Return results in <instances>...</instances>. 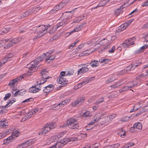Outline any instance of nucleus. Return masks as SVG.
<instances>
[{
	"instance_id": "f257e3e1",
	"label": "nucleus",
	"mask_w": 148,
	"mask_h": 148,
	"mask_svg": "<svg viewBox=\"0 0 148 148\" xmlns=\"http://www.w3.org/2000/svg\"><path fill=\"white\" fill-rule=\"evenodd\" d=\"M49 27L50 26L48 25ZM48 26L46 25H41L38 26H36L33 27L32 31L31 33H34L36 38L35 39L39 38L43 36L45 33L42 34L43 32L46 31L48 28Z\"/></svg>"
},
{
	"instance_id": "f03ea898",
	"label": "nucleus",
	"mask_w": 148,
	"mask_h": 148,
	"mask_svg": "<svg viewBox=\"0 0 148 148\" xmlns=\"http://www.w3.org/2000/svg\"><path fill=\"white\" fill-rule=\"evenodd\" d=\"M66 124L71 129H77L79 127V124L77 120L73 118L68 120L66 121Z\"/></svg>"
},
{
	"instance_id": "7ed1b4c3",
	"label": "nucleus",
	"mask_w": 148,
	"mask_h": 148,
	"mask_svg": "<svg viewBox=\"0 0 148 148\" xmlns=\"http://www.w3.org/2000/svg\"><path fill=\"white\" fill-rule=\"evenodd\" d=\"M135 40L136 38L135 37L125 40V42L122 44V46L124 48L128 47L134 44V41Z\"/></svg>"
},
{
	"instance_id": "20e7f679",
	"label": "nucleus",
	"mask_w": 148,
	"mask_h": 148,
	"mask_svg": "<svg viewBox=\"0 0 148 148\" xmlns=\"http://www.w3.org/2000/svg\"><path fill=\"white\" fill-rule=\"evenodd\" d=\"M30 66L29 67L28 71L30 73H32L36 71L38 69V64L34 60L31 62L30 64Z\"/></svg>"
},
{
	"instance_id": "39448f33",
	"label": "nucleus",
	"mask_w": 148,
	"mask_h": 148,
	"mask_svg": "<svg viewBox=\"0 0 148 148\" xmlns=\"http://www.w3.org/2000/svg\"><path fill=\"white\" fill-rule=\"evenodd\" d=\"M77 8H75V9H73L71 11L69 12H64V13H62V17H64L63 18V20H67L69 21L72 18V14H71V13L72 12H74V10Z\"/></svg>"
},
{
	"instance_id": "423d86ee",
	"label": "nucleus",
	"mask_w": 148,
	"mask_h": 148,
	"mask_svg": "<svg viewBox=\"0 0 148 148\" xmlns=\"http://www.w3.org/2000/svg\"><path fill=\"white\" fill-rule=\"evenodd\" d=\"M84 101L83 98L81 97L78 98L74 102H72V106L73 107H76L80 106Z\"/></svg>"
},
{
	"instance_id": "0eeeda50",
	"label": "nucleus",
	"mask_w": 148,
	"mask_h": 148,
	"mask_svg": "<svg viewBox=\"0 0 148 148\" xmlns=\"http://www.w3.org/2000/svg\"><path fill=\"white\" fill-rule=\"evenodd\" d=\"M84 101L83 98L81 97L78 98L74 102H72V106L73 107H76L80 106Z\"/></svg>"
},
{
	"instance_id": "6e6552de",
	"label": "nucleus",
	"mask_w": 148,
	"mask_h": 148,
	"mask_svg": "<svg viewBox=\"0 0 148 148\" xmlns=\"http://www.w3.org/2000/svg\"><path fill=\"white\" fill-rule=\"evenodd\" d=\"M57 81L58 83L60 84H62V86H60V87L64 86L67 84L68 80L65 78L62 77H59L57 79Z\"/></svg>"
},
{
	"instance_id": "1a4fd4ad",
	"label": "nucleus",
	"mask_w": 148,
	"mask_h": 148,
	"mask_svg": "<svg viewBox=\"0 0 148 148\" xmlns=\"http://www.w3.org/2000/svg\"><path fill=\"white\" fill-rule=\"evenodd\" d=\"M77 139V137H70L69 138H65L60 141V143H59V144L61 143L64 145L66 144L67 143L71 141H73L76 140Z\"/></svg>"
},
{
	"instance_id": "9d476101",
	"label": "nucleus",
	"mask_w": 148,
	"mask_h": 148,
	"mask_svg": "<svg viewBox=\"0 0 148 148\" xmlns=\"http://www.w3.org/2000/svg\"><path fill=\"white\" fill-rule=\"evenodd\" d=\"M70 99H67L64 100L63 101H61L58 104H55L54 105L55 108H56V109H58L61 107H62L67 103L70 102Z\"/></svg>"
},
{
	"instance_id": "9b49d317",
	"label": "nucleus",
	"mask_w": 148,
	"mask_h": 148,
	"mask_svg": "<svg viewBox=\"0 0 148 148\" xmlns=\"http://www.w3.org/2000/svg\"><path fill=\"white\" fill-rule=\"evenodd\" d=\"M38 85L37 84H35L34 86H32L29 89V91L30 92L33 93H35L37 92H38L41 90V87L39 86L38 87Z\"/></svg>"
},
{
	"instance_id": "f8f14e48",
	"label": "nucleus",
	"mask_w": 148,
	"mask_h": 148,
	"mask_svg": "<svg viewBox=\"0 0 148 148\" xmlns=\"http://www.w3.org/2000/svg\"><path fill=\"white\" fill-rule=\"evenodd\" d=\"M19 41L17 38H15L10 40L9 42L7 44V46L4 47V48H8L12 46L14 44H16Z\"/></svg>"
},
{
	"instance_id": "ddd939ff",
	"label": "nucleus",
	"mask_w": 148,
	"mask_h": 148,
	"mask_svg": "<svg viewBox=\"0 0 148 148\" xmlns=\"http://www.w3.org/2000/svg\"><path fill=\"white\" fill-rule=\"evenodd\" d=\"M54 88V86L52 84H49L47 86L45 87L43 89V92L46 93H48L51 92L53 90Z\"/></svg>"
},
{
	"instance_id": "4468645a",
	"label": "nucleus",
	"mask_w": 148,
	"mask_h": 148,
	"mask_svg": "<svg viewBox=\"0 0 148 148\" xmlns=\"http://www.w3.org/2000/svg\"><path fill=\"white\" fill-rule=\"evenodd\" d=\"M128 3H124L123 4V5L121 6L119 9H117L115 10L114 12V14L116 16H119L120 14L122 12V10L125 8V7L124 6L125 4H128Z\"/></svg>"
},
{
	"instance_id": "2eb2a0df",
	"label": "nucleus",
	"mask_w": 148,
	"mask_h": 148,
	"mask_svg": "<svg viewBox=\"0 0 148 148\" xmlns=\"http://www.w3.org/2000/svg\"><path fill=\"white\" fill-rule=\"evenodd\" d=\"M93 77H92L91 78L90 77L85 78L81 82L78 84V88H79L82 87L83 85H84L85 84H86L89 82H90L91 81L92 78H93Z\"/></svg>"
},
{
	"instance_id": "dca6fc26",
	"label": "nucleus",
	"mask_w": 148,
	"mask_h": 148,
	"mask_svg": "<svg viewBox=\"0 0 148 148\" xmlns=\"http://www.w3.org/2000/svg\"><path fill=\"white\" fill-rule=\"evenodd\" d=\"M51 130L49 127L47 125V124L45 125L44 127L42 128L41 131L39 132L38 134L39 135H41L43 134H45L47 132H48Z\"/></svg>"
},
{
	"instance_id": "f3484780",
	"label": "nucleus",
	"mask_w": 148,
	"mask_h": 148,
	"mask_svg": "<svg viewBox=\"0 0 148 148\" xmlns=\"http://www.w3.org/2000/svg\"><path fill=\"white\" fill-rule=\"evenodd\" d=\"M48 73L46 69L43 70L41 72V77L43 79H47L49 78L48 75Z\"/></svg>"
},
{
	"instance_id": "a211bd4d",
	"label": "nucleus",
	"mask_w": 148,
	"mask_h": 148,
	"mask_svg": "<svg viewBox=\"0 0 148 148\" xmlns=\"http://www.w3.org/2000/svg\"><path fill=\"white\" fill-rule=\"evenodd\" d=\"M84 27V24H81L79 25L76 26L74 28V30L71 31L70 33V34H71L73 33L74 32H77L80 31L82 28Z\"/></svg>"
},
{
	"instance_id": "6ab92c4d",
	"label": "nucleus",
	"mask_w": 148,
	"mask_h": 148,
	"mask_svg": "<svg viewBox=\"0 0 148 148\" xmlns=\"http://www.w3.org/2000/svg\"><path fill=\"white\" fill-rule=\"evenodd\" d=\"M68 23V22L64 20L59 22L58 24L55 26V28L57 29L60 27V29H62L66 24Z\"/></svg>"
},
{
	"instance_id": "aec40b11",
	"label": "nucleus",
	"mask_w": 148,
	"mask_h": 148,
	"mask_svg": "<svg viewBox=\"0 0 148 148\" xmlns=\"http://www.w3.org/2000/svg\"><path fill=\"white\" fill-rule=\"evenodd\" d=\"M34 10H30L26 11L25 12H23L21 16V19L23 18L24 17L28 16L29 15L32 14L33 12H34Z\"/></svg>"
},
{
	"instance_id": "412c9836",
	"label": "nucleus",
	"mask_w": 148,
	"mask_h": 148,
	"mask_svg": "<svg viewBox=\"0 0 148 148\" xmlns=\"http://www.w3.org/2000/svg\"><path fill=\"white\" fill-rule=\"evenodd\" d=\"M103 116L101 115V114L99 113L94 115L93 118V120L94 122L96 123L100 119H103Z\"/></svg>"
},
{
	"instance_id": "4be33fe9",
	"label": "nucleus",
	"mask_w": 148,
	"mask_h": 148,
	"mask_svg": "<svg viewBox=\"0 0 148 148\" xmlns=\"http://www.w3.org/2000/svg\"><path fill=\"white\" fill-rule=\"evenodd\" d=\"M14 137L11 136L5 139L3 141V144L7 145L9 144L14 140Z\"/></svg>"
},
{
	"instance_id": "5701e85b",
	"label": "nucleus",
	"mask_w": 148,
	"mask_h": 148,
	"mask_svg": "<svg viewBox=\"0 0 148 148\" xmlns=\"http://www.w3.org/2000/svg\"><path fill=\"white\" fill-rule=\"evenodd\" d=\"M8 125V123L6 120L0 121V129H5Z\"/></svg>"
},
{
	"instance_id": "b1692460",
	"label": "nucleus",
	"mask_w": 148,
	"mask_h": 148,
	"mask_svg": "<svg viewBox=\"0 0 148 148\" xmlns=\"http://www.w3.org/2000/svg\"><path fill=\"white\" fill-rule=\"evenodd\" d=\"M13 56V54L11 53H9L6 55L3 59L1 60V62H3V63H5L8 61L9 60V59L12 57Z\"/></svg>"
},
{
	"instance_id": "393cba45",
	"label": "nucleus",
	"mask_w": 148,
	"mask_h": 148,
	"mask_svg": "<svg viewBox=\"0 0 148 148\" xmlns=\"http://www.w3.org/2000/svg\"><path fill=\"white\" fill-rule=\"evenodd\" d=\"M89 70V69L86 66L82 67L78 71V74L81 73H84L87 72Z\"/></svg>"
},
{
	"instance_id": "a878e982",
	"label": "nucleus",
	"mask_w": 148,
	"mask_h": 148,
	"mask_svg": "<svg viewBox=\"0 0 148 148\" xmlns=\"http://www.w3.org/2000/svg\"><path fill=\"white\" fill-rule=\"evenodd\" d=\"M17 79L14 78L10 81L8 84V85L11 87L14 88L15 85L17 84Z\"/></svg>"
},
{
	"instance_id": "bb28decb",
	"label": "nucleus",
	"mask_w": 148,
	"mask_h": 148,
	"mask_svg": "<svg viewBox=\"0 0 148 148\" xmlns=\"http://www.w3.org/2000/svg\"><path fill=\"white\" fill-rule=\"evenodd\" d=\"M16 101V99L13 98L12 99H10L8 102L7 104L4 106L5 108H8L14 102Z\"/></svg>"
},
{
	"instance_id": "cd10ccee",
	"label": "nucleus",
	"mask_w": 148,
	"mask_h": 148,
	"mask_svg": "<svg viewBox=\"0 0 148 148\" xmlns=\"http://www.w3.org/2000/svg\"><path fill=\"white\" fill-rule=\"evenodd\" d=\"M132 88V86H125L122 87L119 90L120 93H122L128 90L129 88Z\"/></svg>"
},
{
	"instance_id": "c85d7f7f",
	"label": "nucleus",
	"mask_w": 148,
	"mask_h": 148,
	"mask_svg": "<svg viewBox=\"0 0 148 148\" xmlns=\"http://www.w3.org/2000/svg\"><path fill=\"white\" fill-rule=\"evenodd\" d=\"M90 66L93 67H96L98 66L99 64V62L95 60H92V61L90 62Z\"/></svg>"
},
{
	"instance_id": "c756f323",
	"label": "nucleus",
	"mask_w": 148,
	"mask_h": 148,
	"mask_svg": "<svg viewBox=\"0 0 148 148\" xmlns=\"http://www.w3.org/2000/svg\"><path fill=\"white\" fill-rule=\"evenodd\" d=\"M109 41L106 38H104L103 40H101L100 41L99 43L100 44V45H101V43L103 45L108 46V47L109 46L108 45V44L109 45L110 44V43H109Z\"/></svg>"
},
{
	"instance_id": "7c9ffc66",
	"label": "nucleus",
	"mask_w": 148,
	"mask_h": 148,
	"mask_svg": "<svg viewBox=\"0 0 148 148\" xmlns=\"http://www.w3.org/2000/svg\"><path fill=\"white\" fill-rule=\"evenodd\" d=\"M115 117V116H114L113 117H112V115H111L110 116H105V119L106 118V119L107 120V121H105L104 123H103V125H107L108 123H109L110 122V120L111 119H113V118Z\"/></svg>"
},
{
	"instance_id": "2f4dec72",
	"label": "nucleus",
	"mask_w": 148,
	"mask_h": 148,
	"mask_svg": "<svg viewBox=\"0 0 148 148\" xmlns=\"http://www.w3.org/2000/svg\"><path fill=\"white\" fill-rule=\"evenodd\" d=\"M134 126L135 127L136 129L138 130H141L142 128V126L141 123L139 122L135 123L134 124Z\"/></svg>"
},
{
	"instance_id": "473e14b6",
	"label": "nucleus",
	"mask_w": 148,
	"mask_h": 148,
	"mask_svg": "<svg viewBox=\"0 0 148 148\" xmlns=\"http://www.w3.org/2000/svg\"><path fill=\"white\" fill-rule=\"evenodd\" d=\"M134 69V66H132V64L131 65H130L128 66H127L126 67H125L124 69V70L123 71H126L127 72L128 71H131L132 70H133Z\"/></svg>"
},
{
	"instance_id": "72a5a7b5",
	"label": "nucleus",
	"mask_w": 148,
	"mask_h": 148,
	"mask_svg": "<svg viewBox=\"0 0 148 148\" xmlns=\"http://www.w3.org/2000/svg\"><path fill=\"white\" fill-rule=\"evenodd\" d=\"M146 107V106H145L143 108L140 109L139 110V112H138L137 114H136V116H138L143 112L146 111V110H145V108Z\"/></svg>"
},
{
	"instance_id": "f704fd0d",
	"label": "nucleus",
	"mask_w": 148,
	"mask_h": 148,
	"mask_svg": "<svg viewBox=\"0 0 148 148\" xmlns=\"http://www.w3.org/2000/svg\"><path fill=\"white\" fill-rule=\"evenodd\" d=\"M39 80L40 81H38L36 82V84L37 85L39 86H40L41 84H44L45 82H46L47 80V79L45 80V79H43L42 78Z\"/></svg>"
},
{
	"instance_id": "c9c22d12",
	"label": "nucleus",
	"mask_w": 148,
	"mask_h": 148,
	"mask_svg": "<svg viewBox=\"0 0 148 148\" xmlns=\"http://www.w3.org/2000/svg\"><path fill=\"white\" fill-rule=\"evenodd\" d=\"M10 29V27L3 28L1 31V34L3 35L5 33H7Z\"/></svg>"
},
{
	"instance_id": "e433bc0d",
	"label": "nucleus",
	"mask_w": 148,
	"mask_h": 148,
	"mask_svg": "<svg viewBox=\"0 0 148 148\" xmlns=\"http://www.w3.org/2000/svg\"><path fill=\"white\" fill-rule=\"evenodd\" d=\"M91 113L90 112L87 110L86 111L82 114V116L83 117H86L91 116Z\"/></svg>"
},
{
	"instance_id": "4c0bfd02",
	"label": "nucleus",
	"mask_w": 148,
	"mask_h": 148,
	"mask_svg": "<svg viewBox=\"0 0 148 148\" xmlns=\"http://www.w3.org/2000/svg\"><path fill=\"white\" fill-rule=\"evenodd\" d=\"M121 85V84H120L119 82H115L113 85L110 86V87H111L112 88H115L119 87Z\"/></svg>"
},
{
	"instance_id": "58836bf2",
	"label": "nucleus",
	"mask_w": 148,
	"mask_h": 148,
	"mask_svg": "<svg viewBox=\"0 0 148 148\" xmlns=\"http://www.w3.org/2000/svg\"><path fill=\"white\" fill-rule=\"evenodd\" d=\"M29 141H27L25 143H22L19 145L16 148H23L24 146H27L28 145Z\"/></svg>"
},
{
	"instance_id": "ea45409f",
	"label": "nucleus",
	"mask_w": 148,
	"mask_h": 148,
	"mask_svg": "<svg viewBox=\"0 0 148 148\" xmlns=\"http://www.w3.org/2000/svg\"><path fill=\"white\" fill-rule=\"evenodd\" d=\"M110 61V60L108 59H105L104 58H102L99 59V62L101 63H104L105 64L108 63Z\"/></svg>"
},
{
	"instance_id": "a19ab883",
	"label": "nucleus",
	"mask_w": 148,
	"mask_h": 148,
	"mask_svg": "<svg viewBox=\"0 0 148 148\" xmlns=\"http://www.w3.org/2000/svg\"><path fill=\"white\" fill-rule=\"evenodd\" d=\"M127 26L128 25H127L126 23L122 25L119 27L118 30L121 31L123 30L126 28Z\"/></svg>"
},
{
	"instance_id": "79ce46f5",
	"label": "nucleus",
	"mask_w": 148,
	"mask_h": 148,
	"mask_svg": "<svg viewBox=\"0 0 148 148\" xmlns=\"http://www.w3.org/2000/svg\"><path fill=\"white\" fill-rule=\"evenodd\" d=\"M66 1L65 0H64L58 5V6L59 7L60 9L63 8L66 5Z\"/></svg>"
},
{
	"instance_id": "37998d69",
	"label": "nucleus",
	"mask_w": 148,
	"mask_h": 148,
	"mask_svg": "<svg viewBox=\"0 0 148 148\" xmlns=\"http://www.w3.org/2000/svg\"><path fill=\"white\" fill-rule=\"evenodd\" d=\"M47 57H48L47 58H46V60L48 63H49L50 62V61H49V60L54 59L55 58L56 56L54 55H53L51 56H47Z\"/></svg>"
},
{
	"instance_id": "c03bdc74",
	"label": "nucleus",
	"mask_w": 148,
	"mask_h": 148,
	"mask_svg": "<svg viewBox=\"0 0 148 148\" xmlns=\"http://www.w3.org/2000/svg\"><path fill=\"white\" fill-rule=\"evenodd\" d=\"M134 145V143L132 142H129L127 143L124 146H123V148H129L130 147Z\"/></svg>"
},
{
	"instance_id": "a18cd8bd",
	"label": "nucleus",
	"mask_w": 148,
	"mask_h": 148,
	"mask_svg": "<svg viewBox=\"0 0 148 148\" xmlns=\"http://www.w3.org/2000/svg\"><path fill=\"white\" fill-rule=\"evenodd\" d=\"M43 57L42 56H39L36 58L35 60V61L38 64L43 59Z\"/></svg>"
},
{
	"instance_id": "49530a36",
	"label": "nucleus",
	"mask_w": 148,
	"mask_h": 148,
	"mask_svg": "<svg viewBox=\"0 0 148 148\" xmlns=\"http://www.w3.org/2000/svg\"><path fill=\"white\" fill-rule=\"evenodd\" d=\"M32 115H33L32 112L29 111L25 116V120L29 119L31 117Z\"/></svg>"
},
{
	"instance_id": "de8ad7c7",
	"label": "nucleus",
	"mask_w": 148,
	"mask_h": 148,
	"mask_svg": "<svg viewBox=\"0 0 148 148\" xmlns=\"http://www.w3.org/2000/svg\"><path fill=\"white\" fill-rule=\"evenodd\" d=\"M104 101V98L103 97H101L99 98L96 102L95 103L98 104Z\"/></svg>"
},
{
	"instance_id": "09e8293b",
	"label": "nucleus",
	"mask_w": 148,
	"mask_h": 148,
	"mask_svg": "<svg viewBox=\"0 0 148 148\" xmlns=\"http://www.w3.org/2000/svg\"><path fill=\"white\" fill-rule=\"evenodd\" d=\"M19 133V132L18 131H15L14 132H13L12 133V136H14V138H16V137H17L18 136V133Z\"/></svg>"
},
{
	"instance_id": "8fccbe9b",
	"label": "nucleus",
	"mask_w": 148,
	"mask_h": 148,
	"mask_svg": "<svg viewBox=\"0 0 148 148\" xmlns=\"http://www.w3.org/2000/svg\"><path fill=\"white\" fill-rule=\"evenodd\" d=\"M145 49L143 47V46L141 47L138 50L136 51H135V53L138 54L140 53L143 52L144 51V50Z\"/></svg>"
},
{
	"instance_id": "3c124183",
	"label": "nucleus",
	"mask_w": 148,
	"mask_h": 148,
	"mask_svg": "<svg viewBox=\"0 0 148 148\" xmlns=\"http://www.w3.org/2000/svg\"><path fill=\"white\" fill-rule=\"evenodd\" d=\"M125 133L123 129H121L119 133V135H120L122 137H124L123 136H125Z\"/></svg>"
},
{
	"instance_id": "603ef678",
	"label": "nucleus",
	"mask_w": 148,
	"mask_h": 148,
	"mask_svg": "<svg viewBox=\"0 0 148 148\" xmlns=\"http://www.w3.org/2000/svg\"><path fill=\"white\" fill-rule=\"evenodd\" d=\"M74 73V71L73 70H70L67 72L66 74V76L72 75Z\"/></svg>"
},
{
	"instance_id": "864d4df0",
	"label": "nucleus",
	"mask_w": 148,
	"mask_h": 148,
	"mask_svg": "<svg viewBox=\"0 0 148 148\" xmlns=\"http://www.w3.org/2000/svg\"><path fill=\"white\" fill-rule=\"evenodd\" d=\"M148 74L147 72H146V74H141L140 75L137 76L136 77V78L137 79H139L140 78H141L142 77H145V76L147 75V74Z\"/></svg>"
},
{
	"instance_id": "5fc2aeb1",
	"label": "nucleus",
	"mask_w": 148,
	"mask_h": 148,
	"mask_svg": "<svg viewBox=\"0 0 148 148\" xmlns=\"http://www.w3.org/2000/svg\"><path fill=\"white\" fill-rule=\"evenodd\" d=\"M54 49H52L50 51H48L47 52L46 54L44 53V54L47 57L49 56V54H51L53 53L54 52Z\"/></svg>"
},
{
	"instance_id": "6e6d98bb",
	"label": "nucleus",
	"mask_w": 148,
	"mask_h": 148,
	"mask_svg": "<svg viewBox=\"0 0 148 148\" xmlns=\"http://www.w3.org/2000/svg\"><path fill=\"white\" fill-rule=\"evenodd\" d=\"M11 94L10 93H8L5 95V96L3 98L4 100L5 101L11 97Z\"/></svg>"
},
{
	"instance_id": "4d7b16f0",
	"label": "nucleus",
	"mask_w": 148,
	"mask_h": 148,
	"mask_svg": "<svg viewBox=\"0 0 148 148\" xmlns=\"http://www.w3.org/2000/svg\"><path fill=\"white\" fill-rule=\"evenodd\" d=\"M47 125L49 127L51 130L52 129H53L55 127V124L54 123H49V124H47Z\"/></svg>"
},
{
	"instance_id": "13d9d810",
	"label": "nucleus",
	"mask_w": 148,
	"mask_h": 148,
	"mask_svg": "<svg viewBox=\"0 0 148 148\" xmlns=\"http://www.w3.org/2000/svg\"><path fill=\"white\" fill-rule=\"evenodd\" d=\"M57 29L55 28V26L53 27L52 29L50 30L49 31V33L51 34H52L54 33L57 30Z\"/></svg>"
},
{
	"instance_id": "bf43d9fd",
	"label": "nucleus",
	"mask_w": 148,
	"mask_h": 148,
	"mask_svg": "<svg viewBox=\"0 0 148 148\" xmlns=\"http://www.w3.org/2000/svg\"><path fill=\"white\" fill-rule=\"evenodd\" d=\"M108 48V46H106L105 47H103L99 51V53H101L102 52H104L105 50Z\"/></svg>"
},
{
	"instance_id": "052dcab7",
	"label": "nucleus",
	"mask_w": 148,
	"mask_h": 148,
	"mask_svg": "<svg viewBox=\"0 0 148 148\" xmlns=\"http://www.w3.org/2000/svg\"><path fill=\"white\" fill-rule=\"evenodd\" d=\"M112 148H117L120 146V144L119 143L115 144L113 145H110Z\"/></svg>"
},
{
	"instance_id": "680f3d73",
	"label": "nucleus",
	"mask_w": 148,
	"mask_h": 148,
	"mask_svg": "<svg viewBox=\"0 0 148 148\" xmlns=\"http://www.w3.org/2000/svg\"><path fill=\"white\" fill-rule=\"evenodd\" d=\"M26 92L25 90L22 89L20 90V95L21 96L23 95Z\"/></svg>"
},
{
	"instance_id": "e2e57ef3",
	"label": "nucleus",
	"mask_w": 148,
	"mask_h": 148,
	"mask_svg": "<svg viewBox=\"0 0 148 148\" xmlns=\"http://www.w3.org/2000/svg\"><path fill=\"white\" fill-rule=\"evenodd\" d=\"M33 99L32 98H30L28 99H26V100H25L24 101H23L22 103H23L25 102H29V101H33Z\"/></svg>"
},
{
	"instance_id": "0e129e2a",
	"label": "nucleus",
	"mask_w": 148,
	"mask_h": 148,
	"mask_svg": "<svg viewBox=\"0 0 148 148\" xmlns=\"http://www.w3.org/2000/svg\"><path fill=\"white\" fill-rule=\"evenodd\" d=\"M115 49V47L114 46L112 47L111 49H109L108 50V52L109 53H114Z\"/></svg>"
},
{
	"instance_id": "69168bd1",
	"label": "nucleus",
	"mask_w": 148,
	"mask_h": 148,
	"mask_svg": "<svg viewBox=\"0 0 148 148\" xmlns=\"http://www.w3.org/2000/svg\"><path fill=\"white\" fill-rule=\"evenodd\" d=\"M130 118L127 116H125L123 118L121 119V121L123 122L128 121L129 119Z\"/></svg>"
},
{
	"instance_id": "338daca9",
	"label": "nucleus",
	"mask_w": 148,
	"mask_h": 148,
	"mask_svg": "<svg viewBox=\"0 0 148 148\" xmlns=\"http://www.w3.org/2000/svg\"><path fill=\"white\" fill-rule=\"evenodd\" d=\"M93 148H98V147L100 146V144L97 143L95 144L94 145L91 146Z\"/></svg>"
},
{
	"instance_id": "774afa93",
	"label": "nucleus",
	"mask_w": 148,
	"mask_h": 148,
	"mask_svg": "<svg viewBox=\"0 0 148 148\" xmlns=\"http://www.w3.org/2000/svg\"><path fill=\"white\" fill-rule=\"evenodd\" d=\"M38 108H36L32 110V111H31L32 112L33 114H34L36 113L38 111Z\"/></svg>"
}]
</instances>
